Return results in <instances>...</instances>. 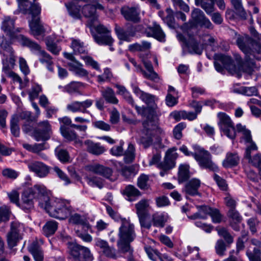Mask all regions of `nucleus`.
I'll return each mask as SVG.
<instances>
[{
    "instance_id": "nucleus-33",
    "label": "nucleus",
    "mask_w": 261,
    "mask_h": 261,
    "mask_svg": "<svg viewBox=\"0 0 261 261\" xmlns=\"http://www.w3.org/2000/svg\"><path fill=\"white\" fill-rule=\"evenodd\" d=\"M238 132L241 133L242 136L241 138V142H243L245 144H247L253 142L251 132L247 129L245 126L242 125L241 124H238L236 126Z\"/></svg>"
},
{
    "instance_id": "nucleus-27",
    "label": "nucleus",
    "mask_w": 261,
    "mask_h": 261,
    "mask_svg": "<svg viewBox=\"0 0 261 261\" xmlns=\"http://www.w3.org/2000/svg\"><path fill=\"white\" fill-rule=\"evenodd\" d=\"M146 33L147 36L153 37L161 42L165 41V34L160 25L156 22H153L152 27L148 28Z\"/></svg>"
},
{
    "instance_id": "nucleus-13",
    "label": "nucleus",
    "mask_w": 261,
    "mask_h": 261,
    "mask_svg": "<svg viewBox=\"0 0 261 261\" xmlns=\"http://www.w3.org/2000/svg\"><path fill=\"white\" fill-rule=\"evenodd\" d=\"M143 132L146 133H152L153 135L161 130L158 126V117L154 114V111H150L148 114L146 119L143 123Z\"/></svg>"
},
{
    "instance_id": "nucleus-59",
    "label": "nucleus",
    "mask_w": 261,
    "mask_h": 261,
    "mask_svg": "<svg viewBox=\"0 0 261 261\" xmlns=\"http://www.w3.org/2000/svg\"><path fill=\"white\" fill-rule=\"evenodd\" d=\"M186 125L184 122L179 123L175 126L173 130V133L174 137L176 139L179 140L182 138V130L186 127Z\"/></svg>"
},
{
    "instance_id": "nucleus-57",
    "label": "nucleus",
    "mask_w": 261,
    "mask_h": 261,
    "mask_svg": "<svg viewBox=\"0 0 261 261\" xmlns=\"http://www.w3.org/2000/svg\"><path fill=\"white\" fill-rule=\"evenodd\" d=\"M88 184L93 187H96L99 189L103 187V180L100 177H93L87 178Z\"/></svg>"
},
{
    "instance_id": "nucleus-1",
    "label": "nucleus",
    "mask_w": 261,
    "mask_h": 261,
    "mask_svg": "<svg viewBox=\"0 0 261 261\" xmlns=\"http://www.w3.org/2000/svg\"><path fill=\"white\" fill-rule=\"evenodd\" d=\"M193 148L194 152H191L186 146L182 145L179 150L186 156H192L201 168L213 172L218 171V167L213 162L212 155L208 151L198 145H193Z\"/></svg>"
},
{
    "instance_id": "nucleus-49",
    "label": "nucleus",
    "mask_w": 261,
    "mask_h": 261,
    "mask_svg": "<svg viewBox=\"0 0 261 261\" xmlns=\"http://www.w3.org/2000/svg\"><path fill=\"white\" fill-rule=\"evenodd\" d=\"M115 87L118 89L117 93L122 95L128 103L131 105H134V100L130 95V93L126 90L125 87L119 85H116Z\"/></svg>"
},
{
    "instance_id": "nucleus-43",
    "label": "nucleus",
    "mask_w": 261,
    "mask_h": 261,
    "mask_svg": "<svg viewBox=\"0 0 261 261\" xmlns=\"http://www.w3.org/2000/svg\"><path fill=\"white\" fill-rule=\"evenodd\" d=\"M149 206L148 201L143 199L140 200L135 205L137 214L138 217L146 216L147 208Z\"/></svg>"
},
{
    "instance_id": "nucleus-61",
    "label": "nucleus",
    "mask_w": 261,
    "mask_h": 261,
    "mask_svg": "<svg viewBox=\"0 0 261 261\" xmlns=\"http://www.w3.org/2000/svg\"><path fill=\"white\" fill-rule=\"evenodd\" d=\"M140 98L147 105L151 107H153L156 100V97L154 95L145 92L141 95Z\"/></svg>"
},
{
    "instance_id": "nucleus-22",
    "label": "nucleus",
    "mask_w": 261,
    "mask_h": 261,
    "mask_svg": "<svg viewBox=\"0 0 261 261\" xmlns=\"http://www.w3.org/2000/svg\"><path fill=\"white\" fill-rule=\"evenodd\" d=\"M151 46V43L143 41L141 43H136L129 45L128 49L131 52L138 51L140 53L139 55L142 54L145 57H147L149 55Z\"/></svg>"
},
{
    "instance_id": "nucleus-56",
    "label": "nucleus",
    "mask_w": 261,
    "mask_h": 261,
    "mask_svg": "<svg viewBox=\"0 0 261 261\" xmlns=\"http://www.w3.org/2000/svg\"><path fill=\"white\" fill-rule=\"evenodd\" d=\"M215 248L216 252L218 255L220 256L225 255L226 250V246L222 240H218L217 241Z\"/></svg>"
},
{
    "instance_id": "nucleus-29",
    "label": "nucleus",
    "mask_w": 261,
    "mask_h": 261,
    "mask_svg": "<svg viewBox=\"0 0 261 261\" xmlns=\"http://www.w3.org/2000/svg\"><path fill=\"white\" fill-rule=\"evenodd\" d=\"M86 149L89 153L94 155H99L103 153L106 149L100 143H94L91 140H86L84 142Z\"/></svg>"
},
{
    "instance_id": "nucleus-37",
    "label": "nucleus",
    "mask_w": 261,
    "mask_h": 261,
    "mask_svg": "<svg viewBox=\"0 0 261 261\" xmlns=\"http://www.w3.org/2000/svg\"><path fill=\"white\" fill-rule=\"evenodd\" d=\"M58 223L55 220L47 221L42 228L43 234L47 237L53 235L58 229Z\"/></svg>"
},
{
    "instance_id": "nucleus-48",
    "label": "nucleus",
    "mask_w": 261,
    "mask_h": 261,
    "mask_svg": "<svg viewBox=\"0 0 261 261\" xmlns=\"http://www.w3.org/2000/svg\"><path fill=\"white\" fill-rule=\"evenodd\" d=\"M2 71L5 75L12 78L14 82H18L19 83L22 82L21 78L17 74L12 71V69H10L9 65L7 63H4V66L3 67Z\"/></svg>"
},
{
    "instance_id": "nucleus-17",
    "label": "nucleus",
    "mask_w": 261,
    "mask_h": 261,
    "mask_svg": "<svg viewBox=\"0 0 261 261\" xmlns=\"http://www.w3.org/2000/svg\"><path fill=\"white\" fill-rule=\"evenodd\" d=\"M121 12L124 18L128 21L136 23L141 19L140 9L138 5L135 6H125L121 8Z\"/></svg>"
},
{
    "instance_id": "nucleus-32",
    "label": "nucleus",
    "mask_w": 261,
    "mask_h": 261,
    "mask_svg": "<svg viewBox=\"0 0 261 261\" xmlns=\"http://www.w3.org/2000/svg\"><path fill=\"white\" fill-rule=\"evenodd\" d=\"M70 217L69 219V222L74 224L81 225L85 230L91 229V226L88 223L87 219L83 216H81L79 214L75 213L73 215H70Z\"/></svg>"
},
{
    "instance_id": "nucleus-52",
    "label": "nucleus",
    "mask_w": 261,
    "mask_h": 261,
    "mask_svg": "<svg viewBox=\"0 0 261 261\" xmlns=\"http://www.w3.org/2000/svg\"><path fill=\"white\" fill-rule=\"evenodd\" d=\"M143 133L144 135L141 137L139 142L145 148H146L152 144L153 141L152 137L154 135L151 133L149 134L145 132H143Z\"/></svg>"
},
{
    "instance_id": "nucleus-20",
    "label": "nucleus",
    "mask_w": 261,
    "mask_h": 261,
    "mask_svg": "<svg viewBox=\"0 0 261 261\" xmlns=\"http://www.w3.org/2000/svg\"><path fill=\"white\" fill-rule=\"evenodd\" d=\"M96 9L103 10V7L100 4L96 5H87L85 6L82 9V13L86 17L91 18V20L88 22L89 27H91L93 22L97 20V15L96 13Z\"/></svg>"
},
{
    "instance_id": "nucleus-45",
    "label": "nucleus",
    "mask_w": 261,
    "mask_h": 261,
    "mask_svg": "<svg viewBox=\"0 0 261 261\" xmlns=\"http://www.w3.org/2000/svg\"><path fill=\"white\" fill-rule=\"evenodd\" d=\"M123 194L128 198L130 201L133 200L132 197H138L141 195V192L134 186L128 185L123 191Z\"/></svg>"
},
{
    "instance_id": "nucleus-42",
    "label": "nucleus",
    "mask_w": 261,
    "mask_h": 261,
    "mask_svg": "<svg viewBox=\"0 0 261 261\" xmlns=\"http://www.w3.org/2000/svg\"><path fill=\"white\" fill-rule=\"evenodd\" d=\"M84 86V84L79 82L73 81L63 87L64 91L69 94L78 93L80 89Z\"/></svg>"
},
{
    "instance_id": "nucleus-12",
    "label": "nucleus",
    "mask_w": 261,
    "mask_h": 261,
    "mask_svg": "<svg viewBox=\"0 0 261 261\" xmlns=\"http://www.w3.org/2000/svg\"><path fill=\"white\" fill-rule=\"evenodd\" d=\"M30 14L32 15V20L29 23L30 33L37 39H39L40 37L42 39L44 36L45 30L43 24L40 22V18L38 16L40 13Z\"/></svg>"
},
{
    "instance_id": "nucleus-26",
    "label": "nucleus",
    "mask_w": 261,
    "mask_h": 261,
    "mask_svg": "<svg viewBox=\"0 0 261 261\" xmlns=\"http://www.w3.org/2000/svg\"><path fill=\"white\" fill-rule=\"evenodd\" d=\"M19 7H23L25 6L29 8H25L22 10L23 13H40L41 8L38 4L34 3L36 0H17Z\"/></svg>"
},
{
    "instance_id": "nucleus-16",
    "label": "nucleus",
    "mask_w": 261,
    "mask_h": 261,
    "mask_svg": "<svg viewBox=\"0 0 261 261\" xmlns=\"http://www.w3.org/2000/svg\"><path fill=\"white\" fill-rule=\"evenodd\" d=\"M93 104V100L90 99H87L82 101H73L67 105L66 109L72 113H89L87 109L90 108Z\"/></svg>"
},
{
    "instance_id": "nucleus-19",
    "label": "nucleus",
    "mask_w": 261,
    "mask_h": 261,
    "mask_svg": "<svg viewBox=\"0 0 261 261\" xmlns=\"http://www.w3.org/2000/svg\"><path fill=\"white\" fill-rule=\"evenodd\" d=\"M28 167L30 171L34 172L36 176L43 178L49 173L50 167L42 162L33 161L28 164Z\"/></svg>"
},
{
    "instance_id": "nucleus-39",
    "label": "nucleus",
    "mask_w": 261,
    "mask_h": 261,
    "mask_svg": "<svg viewBox=\"0 0 261 261\" xmlns=\"http://www.w3.org/2000/svg\"><path fill=\"white\" fill-rule=\"evenodd\" d=\"M190 176V166L187 164L180 165L178 172V182L181 183L186 181Z\"/></svg>"
},
{
    "instance_id": "nucleus-50",
    "label": "nucleus",
    "mask_w": 261,
    "mask_h": 261,
    "mask_svg": "<svg viewBox=\"0 0 261 261\" xmlns=\"http://www.w3.org/2000/svg\"><path fill=\"white\" fill-rule=\"evenodd\" d=\"M23 147L28 151L37 154L45 149L44 143L35 144L34 145L24 143L23 144Z\"/></svg>"
},
{
    "instance_id": "nucleus-60",
    "label": "nucleus",
    "mask_w": 261,
    "mask_h": 261,
    "mask_svg": "<svg viewBox=\"0 0 261 261\" xmlns=\"http://www.w3.org/2000/svg\"><path fill=\"white\" fill-rule=\"evenodd\" d=\"M46 45L47 49L54 55H58L61 50V48L49 38L46 39Z\"/></svg>"
},
{
    "instance_id": "nucleus-28",
    "label": "nucleus",
    "mask_w": 261,
    "mask_h": 261,
    "mask_svg": "<svg viewBox=\"0 0 261 261\" xmlns=\"http://www.w3.org/2000/svg\"><path fill=\"white\" fill-rule=\"evenodd\" d=\"M67 64L69 70L76 76L83 78L88 76L89 72L83 68V65L79 61L68 62Z\"/></svg>"
},
{
    "instance_id": "nucleus-15",
    "label": "nucleus",
    "mask_w": 261,
    "mask_h": 261,
    "mask_svg": "<svg viewBox=\"0 0 261 261\" xmlns=\"http://www.w3.org/2000/svg\"><path fill=\"white\" fill-rule=\"evenodd\" d=\"M38 129L34 133V137L37 141L47 140L50 137L51 127L48 121L44 120L38 124Z\"/></svg>"
},
{
    "instance_id": "nucleus-31",
    "label": "nucleus",
    "mask_w": 261,
    "mask_h": 261,
    "mask_svg": "<svg viewBox=\"0 0 261 261\" xmlns=\"http://www.w3.org/2000/svg\"><path fill=\"white\" fill-rule=\"evenodd\" d=\"M29 250L35 261L43 260V253L38 241L33 242L29 246Z\"/></svg>"
},
{
    "instance_id": "nucleus-64",
    "label": "nucleus",
    "mask_w": 261,
    "mask_h": 261,
    "mask_svg": "<svg viewBox=\"0 0 261 261\" xmlns=\"http://www.w3.org/2000/svg\"><path fill=\"white\" fill-rule=\"evenodd\" d=\"M41 91V87L37 84L34 85L29 92L30 100L33 101L38 97L39 93Z\"/></svg>"
},
{
    "instance_id": "nucleus-11",
    "label": "nucleus",
    "mask_w": 261,
    "mask_h": 261,
    "mask_svg": "<svg viewBox=\"0 0 261 261\" xmlns=\"http://www.w3.org/2000/svg\"><path fill=\"white\" fill-rule=\"evenodd\" d=\"M86 169L89 172L101 175L111 181H114L116 179V177L113 175V170L109 167L95 164L86 166Z\"/></svg>"
},
{
    "instance_id": "nucleus-47",
    "label": "nucleus",
    "mask_w": 261,
    "mask_h": 261,
    "mask_svg": "<svg viewBox=\"0 0 261 261\" xmlns=\"http://www.w3.org/2000/svg\"><path fill=\"white\" fill-rule=\"evenodd\" d=\"M231 3L237 11V14L239 15L242 19H246L247 15L243 8L241 0H231Z\"/></svg>"
},
{
    "instance_id": "nucleus-38",
    "label": "nucleus",
    "mask_w": 261,
    "mask_h": 261,
    "mask_svg": "<svg viewBox=\"0 0 261 261\" xmlns=\"http://www.w3.org/2000/svg\"><path fill=\"white\" fill-rule=\"evenodd\" d=\"M14 53V50L8 41L4 37H2L0 42V54L2 56V59H8V55Z\"/></svg>"
},
{
    "instance_id": "nucleus-35",
    "label": "nucleus",
    "mask_w": 261,
    "mask_h": 261,
    "mask_svg": "<svg viewBox=\"0 0 261 261\" xmlns=\"http://www.w3.org/2000/svg\"><path fill=\"white\" fill-rule=\"evenodd\" d=\"M239 162V158L236 153L228 152L225 159L222 162V166L224 168H230L237 166Z\"/></svg>"
},
{
    "instance_id": "nucleus-23",
    "label": "nucleus",
    "mask_w": 261,
    "mask_h": 261,
    "mask_svg": "<svg viewBox=\"0 0 261 261\" xmlns=\"http://www.w3.org/2000/svg\"><path fill=\"white\" fill-rule=\"evenodd\" d=\"M16 39L22 46L28 47L33 53L37 56L39 54V52H41L42 50L39 44L32 41L23 35H17V36H16Z\"/></svg>"
},
{
    "instance_id": "nucleus-44",
    "label": "nucleus",
    "mask_w": 261,
    "mask_h": 261,
    "mask_svg": "<svg viewBox=\"0 0 261 261\" xmlns=\"http://www.w3.org/2000/svg\"><path fill=\"white\" fill-rule=\"evenodd\" d=\"M212 209L211 207L205 205L200 206L198 212L192 216L191 218L192 219L197 218L206 219L207 216L210 215Z\"/></svg>"
},
{
    "instance_id": "nucleus-58",
    "label": "nucleus",
    "mask_w": 261,
    "mask_h": 261,
    "mask_svg": "<svg viewBox=\"0 0 261 261\" xmlns=\"http://www.w3.org/2000/svg\"><path fill=\"white\" fill-rule=\"evenodd\" d=\"M115 30L120 40L130 41L131 37L120 27L116 25Z\"/></svg>"
},
{
    "instance_id": "nucleus-55",
    "label": "nucleus",
    "mask_w": 261,
    "mask_h": 261,
    "mask_svg": "<svg viewBox=\"0 0 261 261\" xmlns=\"http://www.w3.org/2000/svg\"><path fill=\"white\" fill-rule=\"evenodd\" d=\"M246 255L250 261H261V251L257 248H254L253 252L247 250Z\"/></svg>"
},
{
    "instance_id": "nucleus-9",
    "label": "nucleus",
    "mask_w": 261,
    "mask_h": 261,
    "mask_svg": "<svg viewBox=\"0 0 261 261\" xmlns=\"http://www.w3.org/2000/svg\"><path fill=\"white\" fill-rule=\"evenodd\" d=\"M218 125L220 129L228 138L234 139L236 137V131L234 124L230 117L224 113L218 114Z\"/></svg>"
},
{
    "instance_id": "nucleus-30",
    "label": "nucleus",
    "mask_w": 261,
    "mask_h": 261,
    "mask_svg": "<svg viewBox=\"0 0 261 261\" xmlns=\"http://www.w3.org/2000/svg\"><path fill=\"white\" fill-rule=\"evenodd\" d=\"M201 185L200 180L197 178H192L185 186V191L189 195L194 196L199 195L198 191Z\"/></svg>"
},
{
    "instance_id": "nucleus-4",
    "label": "nucleus",
    "mask_w": 261,
    "mask_h": 261,
    "mask_svg": "<svg viewBox=\"0 0 261 261\" xmlns=\"http://www.w3.org/2000/svg\"><path fill=\"white\" fill-rule=\"evenodd\" d=\"M44 209L50 217L62 220L68 218L72 212L67 201L60 199L50 200Z\"/></svg>"
},
{
    "instance_id": "nucleus-54",
    "label": "nucleus",
    "mask_w": 261,
    "mask_h": 261,
    "mask_svg": "<svg viewBox=\"0 0 261 261\" xmlns=\"http://www.w3.org/2000/svg\"><path fill=\"white\" fill-rule=\"evenodd\" d=\"M69 15L74 18H80V7L73 4L67 5Z\"/></svg>"
},
{
    "instance_id": "nucleus-34",
    "label": "nucleus",
    "mask_w": 261,
    "mask_h": 261,
    "mask_svg": "<svg viewBox=\"0 0 261 261\" xmlns=\"http://www.w3.org/2000/svg\"><path fill=\"white\" fill-rule=\"evenodd\" d=\"M168 219V216L165 213H156L152 216L153 225L159 227H163Z\"/></svg>"
},
{
    "instance_id": "nucleus-24",
    "label": "nucleus",
    "mask_w": 261,
    "mask_h": 261,
    "mask_svg": "<svg viewBox=\"0 0 261 261\" xmlns=\"http://www.w3.org/2000/svg\"><path fill=\"white\" fill-rule=\"evenodd\" d=\"M34 199H35L34 197L27 189L22 194L19 207L25 211H30L34 208Z\"/></svg>"
},
{
    "instance_id": "nucleus-51",
    "label": "nucleus",
    "mask_w": 261,
    "mask_h": 261,
    "mask_svg": "<svg viewBox=\"0 0 261 261\" xmlns=\"http://www.w3.org/2000/svg\"><path fill=\"white\" fill-rule=\"evenodd\" d=\"M18 121L19 118L16 116H13L11 120V132L12 134L16 137H18L20 133Z\"/></svg>"
},
{
    "instance_id": "nucleus-41",
    "label": "nucleus",
    "mask_w": 261,
    "mask_h": 261,
    "mask_svg": "<svg viewBox=\"0 0 261 261\" xmlns=\"http://www.w3.org/2000/svg\"><path fill=\"white\" fill-rule=\"evenodd\" d=\"M40 62L43 64H45L47 69L50 71H53V68L52 67L53 61L50 56L44 50H42L41 52H39L38 55Z\"/></svg>"
},
{
    "instance_id": "nucleus-62",
    "label": "nucleus",
    "mask_w": 261,
    "mask_h": 261,
    "mask_svg": "<svg viewBox=\"0 0 261 261\" xmlns=\"http://www.w3.org/2000/svg\"><path fill=\"white\" fill-rule=\"evenodd\" d=\"M122 175L126 178L129 179L135 176L136 172L133 166H125L121 170Z\"/></svg>"
},
{
    "instance_id": "nucleus-5",
    "label": "nucleus",
    "mask_w": 261,
    "mask_h": 261,
    "mask_svg": "<svg viewBox=\"0 0 261 261\" xmlns=\"http://www.w3.org/2000/svg\"><path fill=\"white\" fill-rule=\"evenodd\" d=\"M94 23L93 22V25L89 28H94L97 33L92 34L95 41L100 45L111 46L114 40L111 36L110 29L102 24L95 25Z\"/></svg>"
},
{
    "instance_id": "nucleus-7",
    "label": "nucleus",
    "mask_w": 261,
    "mask_h": 261,
    "mask_svg": "<svg viewBox=\"0 0 261 261\" xmlns=\"http://www.w3.org/2000/svg\"><path fill=\"white\" fill-rule=\"evenodd\" d=\"M24 230V225L18 222L11 223L10 230L7 234V242L9 248H12L17 245L22 239L21 232Z\"/></svg>"
},
{
    "instance_id": "nucleus-36",
    "label": "nucleus",
    "mask_w": 261,
    "mask_h": 261,
    "mask_svg": "<svg viewBox=\"0 0 261 261\" xmlns=\"http://www.w3.org/2000/svg\"><path fill=\"white\" fill-rule=\"evenodd\" d=\"M100 92L107 102L112 104H117L118 102V100L116 97L115 92L112 88L110 87L102 88Z\"/></svg>"
},
{
    "instance_id": "nucleus-63",
    "label": "nucleus",
    "mask_w": 261,
    "mask_h": 261,
    "mask_svg": "<svg viewBox=\"0 0 261 261\" xmlns=\"http://www.w3.org/2000/svg\"><path fill=\"white\" fill-rule=\"evenodd\" d=\"M148 176L145 174L141 175L138 178L137 185L141 189L148 188Z\"/></svg>"
},
{
    "instance_id": "nucleus-53",
    "label": "nucleus",
    "mask_w": 261,
    "mask_h": 261,
    "mask_svg": "<svg viewBox=\"0 0 261 261\" xmlns=\"http://www.w3.org/2000/svg\"><path fill=\"white\" fill-rule=\"evenodd\" d=\"M135 147L132 144H129L126 151L123 153L124 155V160L126 163H130L135 159Z\"/></svg>"
},
{
    "instance_id": "nucleus-40",
    "label": "nucleus",
    "mask_w": 261,
    "mask_h": 261,
    "mask_svg": "<svg viewBox=\"0 0 261 261\" xmlns=\"http://www.w3.org/2000/svg\"><path fill=\"white\" fill-rule=\"evenodd\" d=\"M195 4L200 6L207 15H211L215 11L214 0H195Z\"/></svg>"
},
{
    "instance_id": "nucleus-2",
    "label": "nucleus",
    "mask_w": 261,
    "mask_h": 261,
    "mask_svg": "<svg viewBox=\"0 0 261 261\" xmlns=\"http://www.w3.org/2000/svg\"><path fill=\"white\" fill-rule=\"evenodd\" d=\"M121 226L119 228L117 247L118 251L121 253L132 252L130 243L136 238L134 225L129 220L121 219Z\"/></svg>"
},
{
    "instance_id": "nucleus-8",
    "label": "nucleus",
    "mask_w": 261,
    "mask_h": 261,
    "mask_svg": "<svg viewBox=\"0 0 261 261\" xmlns=\"http://www.w3.org/2000/svg\"><path fill=\"white\" fill-rule=\"evenodd\" d=\"M69 248L70 254L74 258V261H92L94 259L90 249L87 247L71 244Z\"/></svg>"
},
{
    "instance_id": "nucleus-6",
    "label": "nucleus",
    "mask_w": 261,
    "mask_h": 261,
    "mask_svg": "<svg viewBox=\"0 0 261 261\" xmlns=\"http://www.w3.org/2000/svg\"><path fill=\"white\" fill-rule=\"evenodd\" d=\"M31 195L38 201L39 205L44 208L50 202V192L42 184H36L28 189Z\"/></svg>"
},
{
    "instance_id": "nucleus-18",
    "label": "nucleus",
    "mask_w": 261,
    "mask_h": 261,
    "mask_svg": "<svg viewBox=\"0 0 261 261\" xmlns=\"http://www.w3.org/2000/svg\"><path fill=\"white\" fill-rule=\"evenodd\" d=\"M178 157L177 153L174 149H168L163 162L158 164V167L165 170H169L175 166V160Z\"/></svg>"
},
{
    "instance_id": "nucleus-25",
    "label": "nucleus",
    "mask_w": 261,
    "mask_h": 261,
    "mask_svg": "<svg viewBox=\"0 0 261 261\" xmlns=\"http://www.w3.org/2000/svg\"><path fill=\"white\" fill-rule=\"evenodd\" d=\"M14 20L9 16H5L3 18L2 29L11 38H15L17 35H15V32H20V29H14Z\"/></svg>"
},
{
    "instance_id": "nucleus-10",
    "label": "nucleus",
    "mask_w": 261,
    "mask_h": 261,
    "mask_svg": "<svg viewBox=\"0 0 261 261\" xmlns=\"http://www.w3.org/2000/svg\"><path fill=\"white\" fill-rule=\"evenodd\" d=\"M71 47L75 54L81 55V58L85 61L87 65L92 66L97 70H100L98 63L91 57L85 55L87 54V50L83 42L80 40L73 39Z\"/></svg>"
},
{
    "instance_id": "nucleus-46",
    "label": "nucleus",
    "mask_w": 261,
    "mask_h": 261,
    "mask_svg": "<svg viewBox=\"0 0 261 261\" xmlns=\"http://www.w3.org/2000/svg\"><path fill=\"white\" fill-rule=\"evenodd\" d=\"M60 130L62 136L69 141H75L77 139V135L74 130H70L65 126L61 125Z\"/></svg>"
},
{
    "instance_id": "nucleus-3",
    "label": "nucleus",
    "mask_w": 261,
    "mask_h": 261,
    "mask_svg": "<svg viewBox=\"0 0 261 261\" xmlns=\"http://www.w3.org/2000/svg\"><path fill=\"white\" fill-rule=\"evenodd\" d=\"M214 58L215 69L219 72H222L225 68L231 74L239 78L244 72L243 64L240 61L235 62L230 57L221 54L215 55Z\"/></svg>"
},
{
    "instance_id": "nucleus-21",
    "label": "nucleus",
    "mask_w": 261,
    "mask_h": 261,
    "mask_svg": "<svg viewBox=\"0 0 261 261\" xmlns=\"http://www.w3.org/2000/svg\"><path fill=\"white\" fill-rule=\"evenodd\" d=\"M139 56L140 58L141 59V61L143 63L144 67L148 71V72H146L142 68V71H140V73L142 74L144 77L147 79L152 81H155L159 79V75L154 71L151 63L146 59L147 57H145L142 54H140Z\"/></svg>"
},
{
    "instance_id": "nucleus-14",
    "label": "nucleus",
    "mask_w": 261,
    "mask_h": 261,
    "mask_svg": "<svg viewBox=\"0 0 261 261\" xmlns=\"http://www.w3.org/2000/svg\"><path fill=\"white\" fill-rule=\"evenodd\" d=\"M237 43L239 47L246 55H253L261 54V44L254 41L250 42L249 45L246 44L241 37H238Z\"/></svg>"
}]
</instances>
